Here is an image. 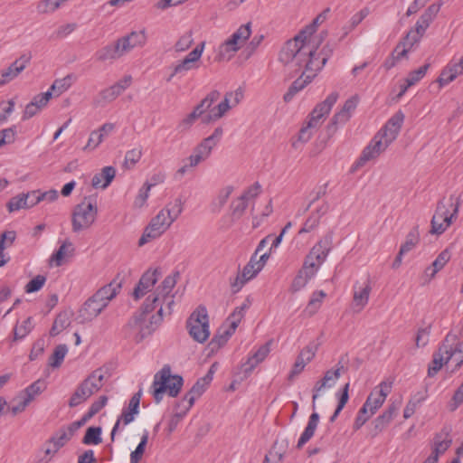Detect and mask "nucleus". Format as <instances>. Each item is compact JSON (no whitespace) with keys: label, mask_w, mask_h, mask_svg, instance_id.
<instances>
[{"label":"nucleus","mask_w":463,"mask_h":463,"mask_svg":"<svg viewBox=\"0 0 463 463\" xmlns=\"http://www.w3.org/2000/svg\"><path fill=\"white\" fill-rule=\"evenodd\" d=\"M319 421V415L317 412H313L308 419L307 424L300 435V438L298 441L297 447L298 449L302 448L307 442L310 440V439L314 436L315 431L317 428Z\"/></svg>","instance_id":"nucleus-36"},{"label":"nucleus","mask_w":463,"mask_h":463,"mask_svg":"<svg viewBox=\"0 0 463 463\" xmlns=\"http://www.w3.org/2000/svg\"><path fill=\"white\" fill-rule=\"evenodd\" d=\"M103 373L100 369L94 371L89 375L83 383L91 391V395L97 392L103 385Z\"/></svg>","instance_id":"nucleus-47"},{"label":"nucleus","mask_w":463,"mask_h":463,"mask_svg":"<svg viewBox=\"0 0 463 463\" xmlns=\"http://www.w3.org/2000/svg\"><path fill=\"white\" fill-rule=\"evenodd\" d=\"M326 297V294L323 290H317L313 292L306 307V312H307L309 316L316 314L321 307Z\"/></svg>","instance_id":"nucleus-50"},{"label":"nucleus","mask_w":463,"mask_h":463,"mask_svg":"<svg viewBox=\"0 0 463 463\" xmlns=\"http://www.w3.org/2000/svg\"><path fill=\"white\" fill-rule=\"evenodd\" d=\"M450 258L451 253L449 250V249H445L444 250H442L432 263V276L435 275L440 269H442L444 266L448 263V261L450 260Z\"/></svg>","instance_id":"nucleus-63"},{"label":"nucleus","mask_w":463,"mask_h":463,"mask_svg":"<svg viewBox=\"0 0 463 463\" xmlns=\"http://www.w3.org/2000/svg\"><path fill=\"white\" fill-rule=\"evenodd\" d=\"M184 384V379L179 374H173L169 365H164L155 375L151 385V393L156 403H160L166 393L176 397Z\"/></svg>","instance_id":"nucleus-4"},{"label":"nucleus","mask_w":463,"mask_h":463,"mask_svg":"<svg viewBox=\"0 0 463 463\" xmlns=\"http://www.w3.org/2000/svg\"><path fill=\"white\" fill-rule=\"evenodd\" d=\"M372 281L370 276H367L362 281H355L353 286V310L356 313L361 312L368 304L372 292Z\"/></svg>","instance_id":"nucleus-14"},{"label":"nucleus","mask_w":463,"mask_h":463,"mask_svg":"<svg viewBox=\"0 0 463 463\" xmlns=\"http://www.w3.org/2000/svg\"><path fill=\"white\" fill-rule=\"evenodd\" d=\"M395 412L394 407H389L383 414L379 415L373 421L372 435L380 434L392 421Z\"/></svg>","instance_id":"nucleus-37"},{"label":"nucleus","mask_w":463,"mask_h":463,"mask_svg":"<svg viewBox=\"0 0 463 463\" xmlns=\"http://www.w3.org/2000/svg\"><path fill=\"white\" fill-rule=\"evenodd\" d=\"M322 265V262H319L318 260L307 255L305 257V260L300 270H302L303 273H306L307 277H311L313 279L315 278Z\"/></svg>","instance_id":"nucleus-52"},{"label":"nucleus","mask_w":463,"mask_h":463,"mask_svg":"<svg viewBox=\"0 0 463 463\" xmlns=\"http://www.w3.org/2000/svg\"><path fill=\"white\" fill-rule=\"evenodd\" d=\"M73 244L70 240H65L61 242L59 249L52 255L51 261L56 267H60L63 264L66 258L73 255Z\"/></svg>","instance_id":"nucleus-34"},{"label":"nucleus","mask_w":463,"mask_h":463,"mask_svg":"<svg viewBox=\"0 0 463 463\" xmlns=\"http://www.w3.org/2000/svg\"><path fill=\"white\" fill-rule=\"evenodd\" d=\"M198 66H194L191 64V62H188L185 59H183L180 61L175 67L173 68L172 73L169 75V77L166 79L167 81H171L173 78L178 74L183 75L188 71H191L193 69H196Z\"/></svg>","instance_id":"nucleus-62"},{"label":"nucleus","mask_w":463,"mask_h":463,"mask_svg":"<svg viewBox=\"0 0 463 463\" xmlns=\"http://www.w3.org/2000/svg\"><path fill=\"white\" fill-rule=\"evenodd\" d=\"M68 353V347L66 345H59L54 349L52 355L50 357L49 364L53 367H59L64 360Z\"/></svg>","instance_id":"nucleus-58"},{"label":"nucleus","mask_w":463,"mask_h":463,"mask_svg":"<svg viewBox=\"0 0 463 463\" xmlns=\"http://www.w3.org/2000/svg\"><path fill=\"white\" fill-rule=\"evenodd\" d=\"M172 224L173 223L165 217L163 213L158 212L144 229L143 234L138 240V246L142 247L149 241L158 239Z\"/></svg>","instance_id":"nucleus-12"},{"label":"nucleus","mask_w":463,"mask_h":463,"mask_svg":"<svg viewBox=\"0 0 463 463\" xmlns=\"http://www.w3.org/2000/svg\"><path fill=\"white\" fill-rule=\"evenodd\" d=\"M142 395V391L139 390L137 392H136L131 399L129 400L128 407H124L122 409V412L120 416L118 418L117 421L115 422L111 433L110 438L113 441L115 439V435L121 431L120 430V424L123 422L124 426L128 425L132 421H134L136 416L139 413V404H140V399Z\"/></svg>","instance_id":"nucleus-13"},{"label":"nucleus","mask_w":463,"mask_h":463,"mask_svg":"<svg viewBox=\"0 0 463 463\" xmlns=\"http://www.w3.org/2000/svg\"><path fill=\"white\" fill-rule=\"evenodd\" d=\"M313 29L301 31L293 39L288 40L279 52V59L293 70L303 69L302 75L290 85L284 95V100L289 102L302 90L326 65L333 53L332 48L326 44L320 47V40L312 36Z\"/></svg>","instance_id":"nucleus-1"},{"label":"nucleus","mask_w":463,"mask_h":463,"mask_svg":"<svg viewBox=\"0 0 463 463\" xmlns=\"http://www.w3.org/2000/svg\"><path fill=\"white\" fill-rule=\"evenodd\" d=\"M239 50V46L228 38L218 47L216 59L219 61H230Z\"/></svg>","instance_id":"nucleus-38"},{"label":"nucleus","mask_w":463,"mask_h":463,"mask_svg":"<svg viewBox=\"0 0 463 463\" xmlns=\"http://www.w3.org/2000/svg\"><path fill=\"white\" fill-rule=\"evenodd\" d=\"M74 80V76L72 74H68L67 76L57 79L53 81L52 86L48 90L52 91V95L60 96L64 91L70 89Z\"/></svg>","instance_id":"nucleus-46"},{"label":"nucleus","mask_w":463,"mask_h":463,"mask_svg":"<svg viewBox=\"0 0 463 463\" xmlns=\"http://www.w3.org/2000/svg\"><path fill=\"white\" fill-rule=\"evenodd\" d=\"M121 289V281L117 279L112 280L109 284L100 288L94 296L100 303H103L107 307L109 302L119 293Z\"/></svg>","instance_id":"nucleus-28"},{"label":"nucleus","mask_w":463,"mask_h":463,"mask_svg":"<svg viewBox=\"0 0 463 463\" xmlns=\"http://www.w3.org/2000/svg\"><path fill=\"white\" fill-rule=\"evenodd\" d=\"M332 243L333 235L327 233L311 248L307 255L324 263L332 250Z\"/></svg>","instance_id":"nucleus-24"},{"label":"nucleus","mask_w":463,"mask_h":463,"mask_svg":"<svg viewBox=\"0 0 463 463\" xmlns=\"http://www.w3.org/2000/svg\"><path fill=\"white\" fill-rule=\"evenodd\" d=\"M31 54H23L16 59L6 70L1 72L0 85H5L15 79L29 64Z\"/></svg>","instance_id":"nucleus-22"},{"label":"nucleus","mask_w":463,"mask_h":463,"mask_svg":"<svg viewBox=\"0 0 463 463\" xmlns=\"http://www.w3.org/2000/svg\"><path fill=\"white\" fill-rule=\"evenodd\" d=\"M270 345L271 341L267 342L248 357L247 361L242 365L245 373H250L258 364L266 359L270 352Z\"/></svg>","instance_id":"nucleus-26"},{"label":"nucleus","mask_w":463,"mask_h":463,"mask_svg":"<svg viewBox=\"0 0 463 463\" xmlns=\"http://www.w3.org/2000/svg\"><path fill=\"white\" fill-rule=\"evenodd\" d=\"M250 300L246 298L240 306L235 307L218 333L212 339L210 345L213 349L220 348L228 342L229 338L233 335L241 319L244 317L245 313L250 308Z\"/></svg>","instance_id":"nucleus-8"},{"label":"nucleus","mask_w":463,"mask_h":463,"mask_svg":"<svg viewBox=\"0 0 463 463\" xmlns=\"http://www.w3.org/2000/svg\"><path fill=\"white\" fill-rule=\"evenodd\" d=\"M431 22L432 21H429V18L421 14L419 20L416 22L415 30L408 33L407 41L411 39L415 43L419 42Z\"/></svg>","instance_id":"nucleus-44"},{"label":"nucleus","mask_w":463,"mask_h":463,"mask_svg":"<svg viewBox=\"0 0 463 463\" xmlns=\"http://www.w3.org/2000/svg\"><path fill=\"white\" fill-rule=\"evenodd\" d=\"M318 348L319 343L317 341H311L299 352L298 356L308 364L315 358Z\"/></svg>","instance_id":"nucleus-55"},{"label":"nucleus","mask_w":463,"mask_h":463,"mask_svg":"<svg viewBox=\"0 0 463 463\" xmlns=\"http://www.w3.org/2000/svg\"><path fill=\"white\" fill-rule=\"evenodd\" d=\"M415 43L411 39L407 41V37L404 39V41L401 43H399L396 48L394 49L392 52V61L389 63V61L386 62L385 66L387 69L392 68L395 65L397 61H400L402 58H404L410 48Z\"/></svg>","instance_id":"nucleus-40"},{"label":"nucleus","mask_w":463,"mask_h":463,"mask_svg":"<svg viewBox=\"0 0 463 463\" xmlns=\"http://www.w3.org/2000/svg\"><path fill=\"white\" fill-rule=\"evenodd\" d=\"M162 272L160 269H154L146 270L140 278L138 283L133 291V298L136 300L140 299L147 293L151 292L156 283L161 277Z\"/></svg>","instance_id":"nucleus-19"},{"label":"nucleus","mask_w":463,"mask_h":463,"mask_svg":"<svg viewBox=\"0 0 463 463\" xmlns=\"http://www.w3.org/2000/svg\"><path fill=\"white\" fill-rule=\"evenodd\" d=\"M80 425V421H74L66 428H61L46 441L44 453L49 457L48 460L53 458L71 440Z\"/></svg>","instance_id":"nucleus-11"},{"label":"nucleus","mask_w":463,"mask_h":463,"mask_svg":"<svg viewBox=\"0 0 463 463\" xmlns=\"http://www.w3.org/2000/svg\"><path fill=\"white\" fill-rule=\"evenodd\" d=\"M452 439L447 430H442L437 433L431 444V451L438 454L439 456L443 455L450 447Z\"/></svg>","instance_id":"nucleus-32"},{"label":"nucleus","mask_w":463,"mask_h":463,"mask_svg":"<svg viewBox=\"0 0 463 463\" xmlns=\"http://www.w3.org/2000/svg\"><path fill=\"white\" fill-rule=\"evenodd\" d=\"M116 175V169L113 166H105L96 174L91 180V185L94 188H107Z\"/></svg>","instance_id":"nucleus-31"},{"label":"nucleus","mask_w":463,"mask_h":463,"mask_svg":"<svg viewBox=\"0 0 463 463\" xmlns=\"http://www.w3.org/2000/svg\"><path fill=\"white\" fill-rule=\"evenodd\" d=\"M232 107L231 99L225 95L224 99L221 101L216 107L213 108L208 112V114L203 118V123L208 124L210 122L220 119L228 112Z\"/></svg>","instance_id":"nucleus-33"},{"label":"nucleus","mask_w":463,"mask_h":463,"mask_svg":"<svg viewBox=\"0 0 463 463\" xmlns=\"http://www.w3.org/2000/svg\"><path fill=\"white\" fill-rule=\"evenodd\" d=\"M71 324L70 317L67 312H61L57 315L52 326L50 330V335L52 336L58 335L61 332H62L65 328H67Z\"/></svg>","instance_id":"nucleus-48"},{"label":"nucleus","mask_w":463,"mask_h":463,"mask_svg":"<svg viewBox=\"0 0 463 463\" xmlns=\"http://www.w3.org/2000/svg\"><path fill=\"white\" fill-rule=\"evenodd\" d=\"M419 242V233L417 230L410 232L406 237L405 242L401 246V253L406 254L411 251Z\"/></svg>","instance_id":"nucleus-61"},{"label":"nucleus","mask_w":463,"mask_h":463,"mask_svg":"<svg viewBox=\"0 0 463 463\" xmlns=\"http://www.w3.org/2000/svg\"><path fill=\"white\" fill-rule=\"evenodd\" d=\"M232 192L233 187L232 185L222 188L212 202L213 211L220 212L228 202V199L230 198Z\"/></svg>","instance_id":"nucleus-45"},{"label":"nucleus","mask_w":463,"mask_h":463,"mask_svg":"<svg viewBox=\"0 0 463 463\" xmlns=\"http://www.w3.org/2000/svg\"><path fill=\"white\" fill-rule=\"evenodd\" d=\"M33 320L31 317H28L22 323L17 322L13 329V341L16 342L24 339L33 331Z\"/></svg>","instance_id":"nucleus-39"},{"label":"nucleus","mask_w":463,"mask_h":463,"mask_svg":"<svg viewBox=\"0 0 463 463\" xmlns=\"http://www.w3.org/2000/svg\"><path fill=\"white\" fill-rule=\"evenodd\" d=\"M208 385L209 383H204L202 378L197 380L191 390L184 396L182 401L178 402V407L184 405L190 410L193 407L195 400L205 392Z\"/></svg>","instance_id":"nucleus-29"},{"label":"nucleus","mask_w":463,"mask_h":463,"mask_svg":"<svg viewBox=\"0 0 463 463\" xmlns=\"http://www.w3.org/2000/svg\"><path fill=\"white\" fill-rule=\"evenodd\" d=\"M403 121L404 114L402 111L396 112L373 136L369 143L373 145L378 152L381 154L383 153L397 138Z\"/></svg>","instance_id":"nucleus-7"},{"label":"nucleus","mask_w":463,"mask_h":463,"mask_svg":"<svg viewBox=\"0 0 463 463\" xmlns=\"http://www.w3.org/2000/svg\"><path fill=\"white\" fill-rule=\"evenodd\" d=\"M348 391H349V383H347L344 386L342 392L336 393V395L338 396V404L336 406V409L335 410V412L329 419L330 422H334L336 420L339 413L341 412V411L344 409V407L347 403L348 398H349Z\"/></svg>","instance_id":"nucleus-57"},{"label":"nucleus","mask_w":463,"mask_h":463,"mask_svg":"<svg viewBox=\"0 0 463 463\" xmlns=\"http://www.w3.org/2000/svg\"><path fill=\"white\" fill-rule=\"evenodd\" d=\"M28 208L30 207L27 202L26 194L24 193H22L16 196L12 197L7 203V209L10 213Z\"/></svg>","instance_id":"nucleus-54"},{"label":"nucleus","mask_w":463,"mask_h":463,"mask_svg":"<svg viewBox=\"0 0 463 463\" xmlns=\"http://www.w3.org/2000/svg\"><path fill=\"white\" fill-rule=\"evenodd\" d=\"M358 103L359 98L356 95L346 99L341 110L334 115L331 123L334 125L346 123L354 114Z\"/></svg>","instance_id":"nucleus-27"},{"label":"nucleus","mask_w":463,"mask_h":463,"mask_svg":"<svg viewBox=\"0 0 463 463\" xmlns=\"http://www.w3.org/2000/svg\"><path fill=\"white\" fill-rule=\"evenodd\" d=\"M98 213L97 198L95 196H85L72 210V232L79 233L90 228L97 219Z\"/></svg>","instance_id":"nucleus-6"},{"label":"nucleus","mask_w":463,"mask_h":463,"mask_svg":"<svg viewBox=\"0 0 463 463\" xmlns=\"http://www.w3.org/2000/svg\"><path fill=\"white\" fill-rule=\"evenodd\" d=\"M451 363L454 369H458L463 364V341L455 334H448L434 353L431 364L428 369V375L434 376L444 364Z\"/></svg>","instance_id":"nucleus-3"},{"label":"nucleus","mask_w":463,"mask_h":463,"mask_svg":"<svg viewBox=\"0 0 463 463\" xmlns=\"http://www.w3.org/2000/svg\"><path fill=\"white\" fill-rule=\"evenodd\" d=\"M91 396V391L85 386L83 382L77 387L75 392L72 393L71 397L69 400V406L73 408L83 402H85L88 398Z\"/></svg>","instance_id":"nucleus-42"},{"label":"nucleus","mask_w":463,"mask_h":463,"mask_svg":"<svg viewBox=\"0 0 463 463\" xmlns=\"http://www.w3.org/2000/svg\"><path fill=\"white\" fill-rule=\"evenodd\" d=\"M118 42L124 53H128L137 47H142L146 42V35L144 30L133 31L130 33L118 39Z\"/></svg>","instance_id":"nucleus-23"},{"label":"nucleus","mask_w":463,"mask_h":463,"mask_svg":"<svg viewBox=\"0 0 463 463\" xmlns=\"http://www.w3.org/2000/svg\"><path fill=\"white\" fill-rule=\"evenodd\" d=\"M337 99L338 93L332 92L324 101L318 103L309 115L322 125L326 118L329 115L333 106L337 101Z\"/></svg>","instance_id":"nucleus-25"},{"label":"nucleus","mask_w":463,"mask_h":463,"mask_svg":"<svg viewBox=\"0 0 463 463\" xmlns=\"http://www.w3.org/2000/svg\"><path fill=\"white\" fill-rule=\"evenodd\" d=\"M222 134L223 130L219 127L214 129L211 136L203 139L201 143L193 149L192 154L184 160V165L176 171V175L182 177L192 168L196 167L199 164L208 159L213 149L221 140Z\"/></svg>","instance_id":"nucleus-5"},{"label":"nucleus","mask_w":463,"mask_h":463,"mask_svg":"<svg viewBox=\"0 0 463 463\" xmlns=\"http://www.w3.org/2000/svg\"><path fill=\"white\" fill-rule=\"evenodd\" d=\"M178 273L166 276L162 283L146 298L140 312L135 314L128 322L137 341L151 335L161 324L165 314L172 313L175 295L172 291L176 285Z\"/></svg>","instance_id":"nucleus-2"},{"label":"nucleus","mask_w":463,"mask_h":463,"mask_svg":"<svg viewBox=\"0 0 463 463\" xmlns=\"http://www.w3.org/2000/svg\"><path fill=\"white\" fill-rule=\"evenodd\" d=\"M221 94L218 90H212L207 96L194 109V110L182 120L181 125L188 128L194 124L197 118L205 117V112L210 111L213 104L219 99Z\"/></svg>","instance_id":"nucleus-17"},{"label":"nucleus","mask_w":463,"mask_h":463,"mask_svg":"<svg viewBox=\"0 0 463 463\" xmlns=\"http://www.w3.org/2000/svg\"><path fill=\"white\" fill-rule=\"evenodd\" d=\"M123 50L118 42V40L99 49L96 53L95 57L99 61L117 60L124 55Z\"/></svg>","instance_id":"nucleus-30"},{"label":"nucleus","mask_w":463,"mask_h":463,"mask_svg":"<svg viewBox=\"0 0 463 463\" xmlns=\"http://www.w3.org/2000/svg\"><path fill=\"white\" fill-rule=\"evenodd\" d=\"M429 68L430 64L427 63L420 66L419 69L411 71L405 79L407 86H413L417 84L426 75Z\"/></svg>","instance_id":"nucleus-59"},{"label":"nucleus","mask_w":463,"mask_h":463,"mask_svg":"<svg viewBox=\"0 0 463 463\" xmlns=\"http://www.w3.org/2000/svg\"><path fill=\"white\" fill-rule=\"evenodd\" d=\"M189 411V409L184 405H181L178 407V402L175 405V411L167 421L166 431L168 434H171L175 430L181 420L186 415Z\"/></svg>","instance_id":"nucleus-43"},{"label":"nucleus","mask_w":463,"mask_h":463,"mask_svg":"<svg viewBox=\"0 0 463 463\" xmlns=\"http://www.w3.org/2000/svg\"><path fill=\"white\" fill-rule=\"evenodd\" d=\"M105 306L93 295L89 298L78 311L77 320L85 324L95 319L104 309Z\"/></svg>","instance_id":"nucleus-20"},{"label":"nucleus","mask_w":463,"mask_h":463,"mask_svg":"<svg viewBox=\"0 0 463 463\" xmlns=\"http://www.w3.org/2000/svg\"><path fill=\"white\" fill-rule=\"evenodd\" d=\"M186 328L190 336L198 343H204L210 336L209 317L205 307L199 306L188 317Z\"/></svg>","instance_id":"nucleus-9"},{"label":"nucleus","mask_w":463,"mask_h":463,"mask_svg":"<svg viewBox=\"0 0 463 463\" xmlns=\"http://www.w3.org/2000/svg\"><path fill=\"white\" fill-rule=\"evenodd\" d=\"M149 433L147 430H144L140 442L137 446L136 449L130 453V463H138L142 458V456L145 452L146 445L148 441Z\"/></svg>","instance_id":"nucleus-53"},{"label":"nucleus","mask_w":463,"mask_h":463,"mask_svg":"<svg viewBox=\"0 0 463 463\" xmlns=\"http://www.w3.org/2000/svg\"><path fill=\"white\" fill-rule=\"evenodd\" d=\"M260 270L261 269H258L256 254H253L241 271L242 276L250 280L255 278Z\"/></svg>","instance_id":"nucleus-60"},{"label":"nucleus","mask_w":463,"mask_h":463,"mask_svg":"<svg viewBox=\"0 0 463 463\" xmlns=\"http://www.w3.org/2000/svg\"><path fill=\"white\" fill-rule=\"evenodd\" d=\"M184 211V202L181 197H176L168 203L159 212L163 213L165 217L174 223Z\"/></svg>","instance_id":"nucleus-35"},{"label":"nucleus","mask_w":463,"mask_h":463,"mask_svg":"<svg viewBox=\"0 0 463 463\" xmlns=\"http://www.w3.org/2000/svg\"><path fill=\"white\" fill-rule=\"evenodd\" d=\"M381 155L373 145H368L363 149L361 156L355 162V167H361L367 162L376 159Z\"/></svg>","instance_id":"nucleus-51"},{"label":"nucleus","mask_w":463,"mask_h":463,"mask_svg":"<svg viewBox=\"0 0 463 463\" xmlns=\"http://www.w3.org/2000/svg\"><path fill=\"white\" fill-rule=\"evenodd\" d=\"M450 205L453 212L449 213L443 202H439L437 205L436 212L431 219V230L433 234H442L452 223V220L457 217L460 204L458 196L451 195L449 197Z\"/></svg>","instance_id":"nucleus-10"},{"label":"nucleus","mask_w":463,"mask_h":463,"mask_svg":"<svg viewBox=\"0 0 463 463\" xmlns=\"http://www.w3.org/2000/svg\"><path fill=\"white\" fill-rule=\"evenodd\" d=\"M221 94L218 90H212L207 96L194 109V110L182 120L181 125L188 128L194 124L197 118L205 117V112L210 111L213 104L219 99Z\"/></svg>","instance_id":"nucleus-16"},{"label":"nucleus","mask_w":463,"mask_h":463,"mask_svg":"<svg viewBox=\"0 0 463 463\" xmlns=\"http://www.w3.org/2000/svg\"><path fill=\"white\" fill-rule=\"evenodd\" d=\"M261 186L255 183L250 186L240 197L232 203V214L241 216L248 207L249 202L255 199L260 193Z\"/></svg>","instance_id":"nucleus-21"},{"label":"nucleus","mask_w":463,"mask_h":463,"mask_svg":"<svg viewBox=\"0 0 463 463\" xmlns=\"http://www.w3.org/2000/svg\"><path fill=\"white\" fill-rule=\"evenodd\" d=\"M251 34L250 24L241 25L229 38L235 43L237 46L241 47L250 38Z\"/></svg>","instance_id":"nucleus-49"},{"label":"nucleus","mask_w":463,"mask_h":463,"mask_svg":"<svg viewBox=\"0 0 463 463\" xmlns=\"http://www.w3.org/2000/svg\"><path fill=\"white\" fill-rule=\"evenodd\" d=\"M46 389V383L43 380H37L27 386L21 393L30 403Z\"/></svg>","instance_id":"nucleus-41"},{"label":"nucleus","mask_w":463,"mask_h":463,"mask_svg":"<svg viewBox=\"0 0 463 463\" xmlns=\"http://www.w3.org/2000/svg\"><path fill=\"white\" fill-rule=\"evenodd\" d=\"M101 440V428L90 427L86 430L82 442L85 445H98Z\"/></svg>","instance_id":"nucleus-56"},{"label":"nucleus","mask_w":463,"mask_h":463,"mask_svg":"<svg viewBox=\"0 0 463 463\" xmlns=\"http://www.w3.org/2000/svg\"><path fill=\"white\" fill-rule=\"evenodd\" d=\"M344 365L338 362L335 370H328L325 373L323 378L316 383L313 388L312 408H316V401L319 397L320 392L325 389L332 388L341 376V371Z\"/></svg>","instance_id":"nucleus-18"},{"label":"nucleus","mask_w":463,"mask_h":463,"mask_svg":"<svg viewBox=\"0 0 463 463\" xmlns=\"http://www.w3.org/2000/svg\"><path fill=\"white\" fill-rule=\"evenodd\" d=\"M391 384L386 382H382L377 385L369 394L365 402L362 406V412L366 410L370 412V415H373L379 408L382 407L386 400V397L391 392Z\"/></svg>","instance_id":"nucleus-15"},{"label":"nucleus","mask_w":463,"mask_h":463,"mask_svg":"<svg viewBox=\"0 0 463 463\" xmlns=\"http://www.w3.org/2000/svg\"><path fill=\"white\" fill-rule=\"evenodd\" d=\"M29 404L30 402H27L24 399V396L20 392L15 398H14L11 401L10 410L12 413L15 415L19 412L24 411Z\"/></svg>","instance_id":"nucleus-64"}]
</instances>
